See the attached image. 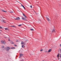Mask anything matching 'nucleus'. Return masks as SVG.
Masks as SVG:
<instances>
[{"label": "nucleus", "instance_id": "f257e3e1", "mask_svg": "<svg viewBox=\"0 0 61 61\" xmlns=\"http://www.w3.org/2000/svg\"><path fill=\"white\" fill-rule=\"evenodd\" d=\"M9 49H10V48L9 47H7L5 48L6 50L7 51H8Z\"/></svg>", "mask_w": 61, "mask_h": 61}, {"label": "nucleus", "instance_id": "f03ea898", "mask_svg": "<svg viewBox=\"0 0 61 61\" xmlns=\"http://www.w3.org/2000/svg\"><path fill=\"white\" fill-rule=\"evenodd\" d=\"M1 43H3L4 44H5L6 43V42L5 41H1Z\"/></svg>", "mask_w": 61, "mask_h": 61}, {"label": "nucleus", "instance_id": "7ed1b4c3", "mask_svg": "<svg viewBox=\"0 0 61 61\" xmlns=\"http://www.w3.org/2000/svg\"><path fill=\"white\" fill-rule=\"evenodd\" d=\"M15 20H20V19L19 17L16 18V19H15Z\"/></svg>", "mask_w": 61, "mask_h": 61}, {"label": "nucleus", "instance_id": "20e7f679", "mask_svg": "<svg viewBox=\"0 0 61 61\" xmlns=\"http://www.w3.org/2000/svg\"><path fill=\"white\" fill-rule=\"evenodd\" d=\"M23 56V55L22 54H20L19 57L20 58L21 56Z\"/></svg>", "mask_w": 61, "mask_h": 61}, {"label": "nucleus", "instance_id": "39448f33", "mask_svg": "<svg viewBox=\"0 0 61 61\" xmlns=\"http://www.w3.org/2000/svg\"><path fill=\"white\" fill-rule=\"evenodd\" d=\"M21 6H22V7H23L24 9H25V7H24V5H23L22 4H21Z\"/></svg>", "mask_w": 61, "mask_h": 61}, {"label": "nucleus", "instance_id": "423d86ee", "mask_svg": "<svg viewBox=\"0 0 61 61\" xmlns=\"http://www.w3.org/2000/svg\"><path fill=\"white\" fill-rule=\"evenodd\" d=\"M22 19L23 20H25V21H26V19L25 18H22Z\"/></svg>", "mask_w": 61, "mask_h": 61}, {"label": "nucleus", "instance_id": "0eeeda50", "mask_svg": "<svg viewBox=\"0 0 61 61\" xmlns=\"http://www.w3.org/2000/svg\"><path fill=\"white\" fill-rule=\"evenodd\" d=\"M23 15L24 16V17L25 18H26V17L25 16V14H24L23 13Z\"/></svg>", "mask_w": 61, "mask_h": 61}, {"label": "nucleus", "instance_id": "6e6552de", "mask_svg": "<svg viewBox=\"0 0 61 61\" xmlns=\"http://www.w3.org/2000/svg\"><path fill=\"white\" fill-rule=\"evenodd\" d=\"M46 18H47V21H50V20H49V19L47 18V17Z\"/></svg>", "mask_w": 61, "mask_h": 61}, {"label": "nucleus", "instance_id": "1a4fd4ad", "mask_svg": "<svg viewBox=\"0 0 61 61\" xmlns=\"http://www.w3.org/2000/svg\"><path fill=\"white\" fill-rule=\"evenodd\" d=\"M51 51H52V50L50 49L48 50V52H51Z\"/></svg>", "mask_w": 61, "mask_h": 61}, {"label": "nucleus", "instance_id": "9d476101", "mask_svg": "<svg viewBox=\"0 0 61 61\" xmlns=\"http://www.w3.org/2000/svg\"><path fill=\"white\" fill-rule=\"evenodd\" d=\"M11 27H16L15 26H11Z\"/></svg>", "mask_w": 61, "mask_h": 61}, {"label": "nucleus", "instance_id": "9b49d317", "mask_svg": "<svg viewBox=\"0 0 61 61\" xmlns=\"http://www.w3.org/2000/svg\"><path fill=\"white\" fill-rule=\"evenodd\" d=\"M2 22H3L4 23H6V21H5V20H3L2 21Z\"/></svg>", "mask_w": 61, "mask_h": 61}, {"label": "nucleus", "instance_id": "f8f14e48", "mask_svg": "<svg viewBox=\"0 0 61 61\" xmlns=\"http://www.w3.org/2000/svg\"><path fill=\"white\" fill-rule=\"evenodd\" d=\"M24 44V43L23 42V41H22L21 42V45H23V44Z\"/></svg>", "mask_w": 61, "mask_h": 61}, {"label": "nucleus", "instance_id": "ddd939ff", "mask_svg": "<svg viewBox=\"0 0 61 61\" xmlns=\"http://www.w3.org/2000/svg\"><path fill=\"white\" fill-rule=\"evenodd\" d=\"M2 11L4 12H7L5 11L4 10H2Z\"/></svg>", "mask_w": 61, "mask_h": 61}, {"label": "nucleus", "instance_id": "4468645a", "mask_svg": "<svg viewBox=\"0 0 61 61\" xmlns=\"http://www.w3.org/2000/svg\"><path fill=\"white\" fill-rule=\"evenodd\" d=\"M57 57H59V54H58L57 55Z\"/></svg>", "mask_w": 61, "mask_h": 61}, {"label": "nucleus", "instance_id": "2eb2a0df", "mask_svg": "<svg viewBox=\"0 0 61 61\" xmlns=\"http://www.w3.org/2000/svg\"><path fill=\"white\" fill-rule=\"evenodd\" d=\"M30 30H31V31H34V29H30Z\"/></svg>", "mask_w": 61, "mask_h": 61}, {"label": "nucleus", "instance_id": "dca6fc26", "mask_svg": "<svg viewBox=\"0 0 61 61\" xmlns=\"http://www.w3.org/2000/svg\"><path fill=\"white\" fill-rule=\"evenodd\" d=\"M55 31V29H54L52 31V32H54Z\"/></svg>", "mask_w": 61, "mask_h": 61}, {"label": "nucleus", "instance_id": "f3484780", "mask_svg": "<svg viewBox=\"0 0 61 61\" xmlns=\"http://www.w3.org/2000/svg\"><path fill=\"white\" fill-rule=\"evenodd\" d=\"M15 47H12L11 48V49H15Z\"/></svg>", "mask_w": 61, "mask_h": 61}, {"label": "nucleus", "instance_id": "a211bd4d", "mask_svg": "<svg viewBox=\"0 0 61 61\" xmlns=\"http://www.w3.org/2000/svg\"><path fill=\"white\" fill-rule=\"evenodd\" d=\"M21 25H18V26H21Z\"/></svg>", "mask_w": 61, "mask_h": 61}, {"label": "nucleus", "instance_id": "6ab92c4d", "mask_svg": "<svg viewBox=\"0 0 61 61\" xmlns=\"http://www.w3.org/2000/svg\"><path fill=\"white\" fill-rule=\"evenodd\" d=\"M5 30H8V28H6L5 29Z\"/></svg>", "mask_w": 61, "mask_h": 61}, {"label": "nucleus", "instance_id": "aec40b11", "mask_svg": "<svg viewBox=\"0 0 61 61\" xmlns=\"http://www.w3.org/2000/svg\"><path fill=\"white\" fill-rule=\"evenodd\" d=\"M10 43L11 44H13V42L11 41Z\"/></svg>", "mask_w": 61, "mask_h": 61}, {"label": "nucleus", "instance_id": "412c9836", "mask_svg": "<svg viewBox=\"0 0 61 61\" xmlns=\"http://www.w3.org/2000/svg\"><path fill=\"white\" fill-rule=\"evenodd\" d=\"M22 47H25V46L24 45H22Z\"/></svg>", "mask_w": 61, "mask_h": 61}, {"label": "nucleus", "instance_id": "4be33fe9", "mask_svg": "<svg viewBox=\"0 0 61 61\" xmlns=\"http://www.w3.org/2000/svg\"><path fill=\"white\" fill-rule=\"evenodd\" d=\"M43 50L42 49V50H41L40 51H41V52H42L43 51Z\"/></svg>", "mask_w": 61, "mask_h": 61}, {"label": "nucleus", "instance_id": "5701e85b", "mask_svg": "<svg viewBox=\"0 0 61 61\" xmlns=\"http://www.w3.org/2000/svg\"><path fill=\"white\" fill-rule=\"evenodd\" d=\"M0 28H1V29H2V28H2V27L0 26Z\"/></svg>", "mask_w": 61, "mask_h": 61}, {"label": "nucleus", "instance_id": "b1692460", "mask_svg": "<svg viewBox=\"0 0 61 61\" xmlns=\"http://www.w3.org/2000/svg\"><path fill=\"white\" fill-rule=\"evenodd\" d=\"M24 61V60H21V61Z\"/></svg>", "mask_w": 61, "mask_h": 61}, {"label": "nucleus", "instance_id": "393cba45", "mask_svg": "<svg viewBox=\"0 0 61 61\" xmlns=\"http://www.w3.org/2000/svg\"><path fill=\"white\" fill-rule=\"evenodd\" d=\"M11 13H13V12H10Z\"/></svg>", "mask_w": 61, "mask_h": 61}, {"label": "nucleus", "instance_id": "a878e982", "mask_svg": "<svg viewBox=\"0 0 61 61\" xmlns=\"http://www.w3.org/2000/svg\"><path fill=\"white\" fill-rule=\"evenodd\" d=\"M32 6L31 5L30 6V7H31V8H32Z\"/></svg>", "mask_w": 61, "mask_h": 61}, {"label": "nucleus", "instance_id": "bb28decb", "mask_svg": "<svg viewBox=\"0 0 61 61\" xmlns=\"http://www.w3.org/2000/svg\"><path fill=\"white\" fill-rule=\"evenodd\" d=\"M8 40H9V41H10V39H9Z\"/></svg>", "mask_w": 61, "mask_h": 61}, {"label": "nucleus", "instance_id": "cd10ccee", "mask_svg": "<svg viewBox=\"0 0 61 61\" xmlns=\"http://www.w3.org/2000/svg\"><path fill=\"white\" fill-rule=\"evenodd\" d=\"M16 41V42H18V40Z\"/></svg>", "mask_w": 61, "mask_h": 61}, {"label": "nucleus", "instance_id": "c85d7f7f", "mask_svg": "<svg viewBox=\"0 0 61 61\" xmlns=\"http://www.w3.org/2000/svg\"><path fill=\"white\" fill-rule=\"evenodd\" d=\"M2 47H4V46H2Z\"/></svg>", "mask_w": 61, "mask_h": 61}, {"label": "nucleus", "instance_id": "c756f323", "mask_svg": "<svg viewBox=\"0 0 61 61\" xmlns=\"http://www.w3.org/2000/svg\"><path fill=\"white\" fill-rule=\"evenodd\" d=\"M60 57H61V54L60 55Z\"/></svg>", "mask_w": 61, "mask_h": 61}, {"label": "nucleus", "instance_id": "7c9ffc66", "mask_svg": "<svg viewBox=\"0 0 61 61\" xmlns=\"http://www.w3.org/2000/svg\"><path fill=\"white\" fill-rule=\"evenodd\" d=\"M15 46H16V45H15Z\"/></svg>", "mask_w": 61, "mask_h": 61}, {"label": "nucleus", "instance_id": "2f4dec72", "mask_svg": "<svg viewBox=\"0 0 61 61\" xmlns=\"http://www.w3.org/2000/svg\"><path fill=\"white\" fill-rule=\"evenodd\" d=\"M60 46H61V44H60Z\"/></svg>", "mask_w": 61, "mask_h": 61}, {"label": "nucleus", "instance_id": "473e14b6", "mask_svg": "<svg viewBox=\"0 0 61 61\" xmlns=\"http://www.w3.org/2000/svg\"><path fill=\"white\" fill-rule=\"evenodd\" d=\"M48 17H49V16H48Z\"/></svg>", "mask_w": 61, "mask_h": 61}, {"label": "nucleus", "instance_id": "72a5a7b5", "mask_svg": "<svg viewBox=\"0 0 61 61\" xmlns=\"http://www.w3.org/2000/svg\"><path fill=\"white\" fill-rule=\"evenodd\" d=\"M43 61H44V60H43Z\"/></svg>", "mask_w": 61, "mask_h": 61}]
</instances>
